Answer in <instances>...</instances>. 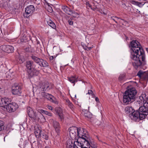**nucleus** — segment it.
<instances>
[{
  "mask_svg": "<svg viewBox=\"0 0 148 148\" xmlns=\"http://www.w3.org/2000/svg\"><path fill=\"white\" fill-rule=\"evenodd\" d=\"M45 114L46 115H48L49 116H52V113L50 112L47 111L45 110Z\"/></svg>",
  "mask_w": 148,
  "mask_h": 148,
  "instance_id": "nucleus-37",
  "label": "nucleus"
},
{
  "mask_svg": "<svg viewBox=\"0 0 148 148\" xmlns=\"http://www.w3.org/2000/svg\"><path fill=\"white\" fill-rule=\"evenodd\" d=\"M86 4L87 8H89L92 9V5L89 3V1H86Z\"/></svg>",
  "mask_w": 148,
  "mask_h": 148,
  "instance_id": "nucleus-33",
  "label": "nucleus"
},
{
  "mask_svg": "<svg viewBox=\"0 0 148 148\" xmlns=\"http://www.w3.org/2000/svg\"><path fill=\"white\" fill-rule=\"evenodd\" d=\"M4 90V88L2 86H0V92L3 91Z\"/></svg>",
  "mask_w": 148,
  "mask_h": 148,
  "instance_id": "nucleus-52",
  "label": "nucleus"
},
{
  "mask_svg": "<svg viewBox=\"0 0 148 148\" xmlns=\"http://www.w3.org/2000/svg\"><path fill=\"white\" fill-rule=\"evenodd\" d=\"M90 147H91L92 148H96L97 147L96 143L92 140H90Z\"/></svg>",
  "mask_w": 148,
  "mask_h": 148,
  "instance_id": "nucleus-27",
  "label": "nucleus"
},
{
  "mask_svg": "<svg viewBox=\"0 0 148 148\" xmlns=\"http://www.w3.org/2000/svg\"><path fill=\"white\" fill-rule=\"evenodd\" d=\"M131 3L133 4L136 5H138V4H138V3H139L138 2L134 0L132 1H131Z\"/></svg>",
  "mask_w": 148,
  "mask_h": 148,
  "instance_id": "nucleus-39",
  "label": "nucleus"
},
{
  "mask_svg": "<svg viewBox=\"0 0 148 148\" xmlns=\"http://www.w3.org/2000/svg\"><path fill=\"white\" fill-rule=\"evenodd\" d=\"M126 74L125 73L121 74L119 76L118 79L120 82L124 81L125 79Z\"/></svg>",
  "mask_w": 148,
  "mask_h": 148,
  "instance_id": "nucleus-24",
  "label": "nucleus"
},
{
  "mask_svg": "<svg viewBox=\"0 0 148 148\" xmlns=\"http://www.w3.org/2000/svg\"><path fill=\"white\" fill-rule=\"evenodd\" d=\"M69 81L71 83L74 84L73 85L75 84V83L77 82L78 78L77 77H76V76H72L70 77H68Z\"/></svg>",
  "mask_w": 148,
  "mask_h": 148,
  "instance_id": "nucleus-22",
  "label": "nucleus"
},
{
  "mask_svg": "<svg viewBox=\"0 0 148 148\" xmlns=\"http://www.w3.org/2000/svg\"><path fill=\"white\" fill-rule=\"evenodd\" d=\"M41 63L40 65V66H41L46 67L49 66V64L48 62L45 61H44L43 60Z\"/></svg>",
  "mask_w": 148,
  "mask_h": 148,
  "instance_id": "nucleus-26",
  "label": "nucleus"
},
{
  "mask_svg": "<svg viewBox=\"0 0 148 148\" xmlns=\"http://www.w3.org/2000/svg\"><path fill=\"white\" fill-rule=\"evenodd\" d=\"M67 148H72V146L71 145H69L67 144L66 146Z\"/></svg>",
  "mask_w": 148,
  "mask_h": 148,
  "instance_id": "nucleus-50",
  "label": "nucleus"
},
{
  "mask_svg": "<svg viewBox=\"0 0 148 148\" xmlns=\"http://www.w3.org/2000/svg\"><path fill=\"white\" fill-rule=\"evenodd\" d=\"M93 47V46L92 45V46L90 47H88L86 46V47L85 48V49L87 50V51H89V50H90Z\"/></svg>",
  "mask_w": 148,
  "mask_h": 148,
  "instance_id": "nucleus-38",
  "label": "nucleus"
},
{
  "mask_svg": "<svg viewBox=\"0 0 148 148\" xmlns=\"http://www.w3.org/2000/svg\"><path fill=\"white\" fill-rule=\"evenodd\" d=\"M43 60L42 59L38 58V59L35 62L40 66V64L41 63V62Z\"/></svg>",
  "mask_w": 148,
  "mask_h": 148,
  "instance_id": "nucleus-31",
  "label": "nucleus"
},
{
  "mask_svg": "<svg viewBox=\"0 0 148 148\" xmlns=\"http://www.w3.org/2000/svg\"><path fill=\"white\" fill-rule=\"evenodd\" d=\"M31 58L35 62L38 58L34 55H32L31 56Z\"/></svg>",
  "mask_w": 148,
  "mask_h": 148,
  "instance_id": "nucleus-32",
  "label": "nucleus"
},
{
  "mask_svg": "<svg viewBox=\"0 0 148 148\" xmlns=\"http://www.w3.org/2000/svg\"><path fill=\"white\" fill-rule=\"evenodd\" d=\"M0 48L3 51L7 53H12L14 51V47L10 45H3Z\"/></svg>",
  "mask_w": 148,
  "mask_h": 148,
  "instance_id": "nucleus-11",
  "label": "nucleus"
},
{
  "mask_svg": "<svg viewBox=\"0 0 148 148\" xmlns=\"http://www.w3.org/2000/svg\"><path fill=\"white\" fill-rule=\"evenodd\" d=\"M19 146L20 147H21V144H19Z\"/></svg>",
  "mask_w": 148,
  "mask_h": 148,
  "instance_id": "nucleus-59",
  "label": "nucleus"
},
{
  "mask_svg": "<svg viewBox=\"0 0 148 148\" xmlns=\"http://www.w3.org/2000/svg\"><path fill=\"white\" fill-rule=\"evenodd\" d=\"M85 131H86L83 128H78L75 127H71L69 129L70 136L72 138H73L75 137L77 133L79 138L83 136L82 135L84 134Z\"/></svg>",
  "mask_w": 148,
  "mask_h": 148,
  "instance_id": "nucleus-4",
  "label": "nucleus"
},
{
  "mask_svg": "<svg viewBox=\"0 0 148 148\" xmlns=\"http://www.w3.org/2000/svg\"><path fill=\"white\" fill-rule=\"evenodd\" d=\"M41 94L43 97L46 98L50 101L55 103H56L57 101L54 100L53 99L54 98L53 96L45 92H42L41 93Z\"/></svg>",
  "mask_w": 148,
  "mask_h": 148,
  "instance_id": "nucleus-14",
  "label": "nucleus"
},
{
  "mask_svg": "<svg viewBox=\"0 0 148 148\" xmlns=\"http://www.w3.org/2000/svg\"><path fill=\"white\" fill-rule=\"evenodd\" d=\"M36 118H33L34 120L37 119L38 121L44 123L46 121V119L42 114L40 113H36Z\"/></svg>",
  "mask_w": 148,
  "mask_h": 148,
  "instance_id": "nucleus-15",
  "label": "nucleus"
},
{
  "mask_svg": "<svg viewBox=\"0 0 148 148\" xmlns=\"http://www.w3.org/2000/svg\"><path fill=\"white\" fill-rule=\"evenodd\" d=\"M131 49L130 58L133 61L132 65L134 68L137 69L146 64L145 52L139 42L133 40L131 42Z\"/></svg>",
  "mask_w": 148,
  "mask_h": 148,
  "instance_id": "nucleus-1",
  "label": "nucleus"
},
{
  "mask_svg": "<svg viewBox=\"0 0 148 148\" xmlns=\"http://www.w3.org/2000/svg\"><path fill=\"white\" fill-rule=\"evenodd\" d=\"M26 146V144H24V143L23 144V147H25Z\"/></svg>",
  "mask_w": 148,
  "mask_h": 148,
  "instance_id": "nucleus-58",
  "label": "nucleus"
},
{
  "mask_svg": "<svg viewBox=\"0 0 148 148\" xmlns=\"http://www.w3.org/2000/svg\"><path fill=\"white\" fill-rule=\"evenodd\" d=\"M4 122L1 121H0V131L4 129Z\"/></svg>",
  "mask_w": 148,
  "mask_h": 148,
  "instance_id": "nucleus-29",
  "label": "nucleus"
},
{
  "mask_svg": "<svg viewBox=\"0 0 148 148\" xmlns=\"http://www.w3.org/2000/svg\"><path fill=\"white\" fill-rule=\"evenodd\" d=\"M88 94L92 96V97H95V95L94 94L92 90H89L88 91Z\"/></svg>",
  "mask_w": 148,
  "mask_h": 148,
  "instance_id": "nucleus-30",
  "label": "nucleus"
},
{
  "mask_svg": "<svg viewBox=\"0 0 148 148\" xmlns=\"http://www.w3.org/2000/svg\"><path fill=\"white\" fill-rule=\"evenodd\" d=\"M140 114L138 111L134 110V112H133L131 114L129 115V117L131 119L135 121H138L140 120H142L140 117Z\"/></svg>",
  "mask_w": 148,
  "mask_h": 148,
  "instance_id": "nucleus-8",
  "label": "nucleus"
},
{
  "mask_svg": "<svg viewBox=\"0 0 148 148\" xmlns=\"http://www.w3.org/2000/svg\"><path fill=\"white\" fill-rule=\"evenodd\" d=\"M6 109L8 111L10 112H14L18 108V105L15 103H9Z\"/></svg>",
  "mask_w": 148,
  "mask_h": 148,
  "instance_id": "nucleus-13",
  "label": "nucleus"
},
{
  "mask_svg": "<svg viewBox=\"0 0 148 148\" xmlns=\"http://www.w3.org/2000/svg\"><path fill=\"white\" fill-rule=\"evenodd\" d=\"M49 122L52 125L55 131L58 135L60 134V126L59 122L52 119H49Z\"/></svg>",
  "mask_w": 148,
  "mask_h": 148,
  "instance_id": "nucleus-7",
  "label": "nucleus"
},
{
  "mask_svg": "<svg viewBox=\"0 0 148 148\" xmlns=\"http://www.w3.org/2000/svg\"><path fill=\"white\" fill-rule=\"evenodd\" d=\"M134 110L131 106H127L126 107L125 109V111L126 113L129 115L131 114L133 112H134Z\"/></svg>",
  "mask_w": 148,
  "mask_h": 148,
  "instance_id": "nucleus-21",
  "label": "nucleus"
},
{
  "mask_svg": "<svg viewBox=\"0 0 148 148\" xmlns=\"http://www.w3.org/2000/svg\"><path fill=\"white\" fill-rule=\"evenodd\" d=\"M69 107L72 110H73L74 109V106L73 104L71 103V102L70 103L69 105Z\"/></svg>",
  "mask_w": 148,
  "mask_h": 148,
  "instance_id": "nucleus-40",
  "label": "nucleus"
},
{
  "mask_svg": "<svg viewBox=\"0 0 148 148\" xmlns=\"http://www.w3.org/2000/svg\"><path fill=\"white\" fill-rule=\"evenodd\" d=\"M66 103L68 104L69 105L70 103H71V102L70 101V100L69 99H67L66 100Z\"/></svg>",
  "mask_w": 148,
  "mask_h": 148,
  "instance_id": "nucleus-47",
  "label": "nucleus"
},
{
  "mask_svg": "<svg viewBox=\"0 0 148 148\" xmlns=\"http://www.w3.org/2000/svg\"><path fill=\"white\" fill-rule=\"evenodd\" d=\"M115 18H116L117 20H119V19H121V20L123 21H124V22H126V21H125V20H124V19H121L119 17H117V16H115Z\"/></svg>",
  "mask_w": 148,
  "mask_h": 148,
  "instance_id": "nucleus-49",
  "label": "nucleus"
},
{
  "mask_svg": "<svg viewBox=\"0 0 148 148\" xmlns=\"http://www.w3.org/2000/svg\"><path fill=\"white\" fill-rule=\"evenodd\" d=\"M45 110H42V109H39L38 110V112L37 113H40L41 114H45Z\"/></svg>",
  "mask_w": 148,
  "mask_h": 148,
  "instance_id": "nucleus-35",
  "label": "nucleus"
},
{
  "mask_svg": "<svg viewBox=\"0 0 148 148\" xmlns=\"http://www.w3.org/2000/svg\"><path fill=\"white\" fill-rule=\"evenodd\" d=\"M26 51H27V52H29V49L28 48H27L26 49Z\"/></svg>",
  "mask_w": 148,
  "mask_h": 148,
  "instance_id": "nucleus-55",
  "label": "nucleus"
},
{
  "mask_svg": "<svg viewBox=\"0 0 148 148\" xmlns=\"http://www.w3.org/2000/svg\"><path fill=\"white\" fill-rule=\"evenodd\" d=\"M95 100L96 102H99V99L97 97H95Z\"/></svg>",
  "mask_w": 148,
  "mask_h": 148,
  "instance_id": "nucleus-51",
  "label": "nucleus"
},
{
  "mask_svg": "<svg viewBox=\"0 0 148 148\" xmlns=\"http://www.w3.org/2000/svg\"><path fill=\"white\" fill-rule=\"evenodd\" d=\"M82 136L78 138L76 142L78 145L80 147L90 148V138L86 131H85Z\"/></svg>",
  "mask_w": 148,
  "mask_h": 148,
  "instance_id": "nucleus-3",
  "label": "nucleus"
},
{
  "mask_svg": "<svg viewBox=\"0 0 148 148\" xmlns=\"http://www.w3.org/2000/svg\"><path fill=\"white\" fill-rule=\"evenodd\" d=\"M62 9L63 11L69 15H71L73 13V11L66 5L62 6Z\"/></svg>",
  "mask_w": 148,
  "mask_h": 148,
  "instance_id": "nucleus-19",
  "label": "nucleus"
},
{
  "mask_svg": "<svg viewBox=\"0 0 148 148\" xmlns=\"http://www.w3.org/2000/svg\"><path fill=\"white\" fill-rule=\"evenodd\" d=\"M138 101L139 104L148 103V95L147 96L145 93L143 92L141 95L139 96Z\"/></svg>",
  "mask_w": 148,
  "mask_h": 148,
  "instance_id": "nucleus-9",
  "label": "nucleus"
},
{
  "mask_svg": "<svg viewBox=\"0 0 148 148\" xmlns=\"http://www.w3.org/2000/svg\"><path fill=\"white\" fill-rule=\"evenodd\" d=\"M27 112L29 116L32 118H36V113L30 107H28L27 108Z\"/></svg>",
  "mask_w": 148,
  "mask_h": 148,
  "instance_id": "nucleus-16",
  "label": "nucleus"
},
{
  "mask_svg": "<svg viewBox=\"0 0 148 148\" xmlns=\"http://www.w3.org/2000/svg\"><path fill=\"white\" fill-rule=\"evenodd\" d=\"M58 114H59V116H60V119H63V116L62 115V114L60 113H59Z\"/></svg>",
  "mask_w": 148,
  "mask_h": 148,
  "instance_id": "nucleus-45",
  "label": "nucleus"
},
{
  "mask_svg": "<svg viewBox=\"0 0 148 148\" xmlns=\"http://www.w3.org/2000/svg\"><path fill=\"white\" fill-rule=\"evenodd\" d=\"M143 74V72L142 71H139L137 74V75L139 77H141L142 75Z\"/></svg>",
  "mask_w": 148,
  "mask_h": 148,
  "instance_id": "nucleus-34",
  "label": "nucleus"
},
{
  "mask_svg": "<svg viewBox=\"0 0 148 148\" xmlns=\"http://www.w3.org/2000/svg\"><path fill=\"white\" fill-rule=\"evenodd\" d=\"M137 93V91L135 88L132 87L128 89L123 94V103L126 105L128 104L130 102L135 99Z\"/></svg>",
  "mask_w": 148,
  "mask_h": 148,
  "instance_id": "nucleus-2",
  "label": "nucleus"
},
{
  "mask_svg": "<svg viewBox=\"0 0 148 148\" xmlns=\"http://www.w3.org/2000/svg\"><path fill=\"white\" fill-rule=\"evenodd\" d=\"M115 18V17H111L110 18V19L113 20L116 23H117V22Z\"/></svg>",
  "mask_w": 148,
  "mask_h": 148,
  "instance_id": "nucleus-43",
  "label": "nucleus"
},
{
  "mask_svg": "<svg viewBox=\"0 0 148 148\" xmlns=\"http://www.w3.org/2000/svg\"><path fill=\"white\" fill-rule=\"evenodd\" d=\"M86 45H82V46L83 48L85 49V48L86 47Z\"/></svg>",
  "mask_w": 148,
  "mask_h": 148,
  "instance_id": "nucleus-53",
  "label": "nucleus"
},
{
  "mask_svg": "<svg viewBox=\"0 0 148 148\" xmlns=\"http://www.w3.org/2000/svg\"><path fill=\"white\" fill-rule=\"evenodd\" d=\"M96 8H97V7L96 6L95 8H92V10H95Z\"/></svg>",
  "mask_w": 148,
  "mask_h": 148,
  "instance_id": "nucleus-56",
  "label": "nucleus"
},
{
  "mask_svg": "<svg viewBox=\"0 0 148 148\" xmlns=\"http://www.w3.org/2000/svg\"><path fill=\"white\" fill-rule=\"evenodd\" d=\"M7 0L8 1H10V0Z\"/></svg>",
  "mask_w": 148,
  "mask_h": 148,
  "instance_id": "nucleus-60",
  "label": "nucleus"
},
{
  "mask_svg": "<svg viewBox=\"0 0 148 148\" xmlns=\"http://www.w3.org/2000/svg\"><path fill=\"white\" fill-rule=\"evenodd\" d=\"M47 108L49 110H53V108L50 106L47 105Z\"/></svg>",
  "mask_w": 148,
  "mask_h": 148,
  "instance_id": "nucleus-42",
  "label": "nucleus"
},
{
  "mask_svg": "<svg viewBox=\"0 0 148 148\" xmlns=\"http://www.w3.org/2000/svg\"><path fill=\"white\" fill-rule=\"evenodd\" d=\"M68 22L70 25H72L73 24V21H72V20L70 19L68 21Z\"/></svg>",
  "mask_w": 148,
  "mask_h": 148,
  "instance_id": "nucleus-41",
  "label": "nucleus"
},
{
  "mask_svg": "<svg viewBox=\"0 0 148 148\" xmlns=\"http://www.w3.org/2000/svg\"><path fill=\"white\" fill-rule=\"evenodd\" d=\"M138 110L141 119H143L146 118L148 115V103L143 104V106L139 108Z\"/></svg>",
  "mask_w": 148,
  "mask_h": 148,
  "instance_id": "nucleus-5",
  "label": "nucleus"
},
{
  "mask_svg": "<svg viewBox=\"0 0 148 148\" xmlns=\"http://www.w3.org/2000/svg\"><path fill=\"white\" fill-rule=\"evenodd\" d=\"M12 92L13 95H19L21 92V88L20 86L15 84L12 87Z\"/></svg>",
  "mask_w": 148,
  "mask_h": 148,
  "instance_id": "nucleus-12",
  "label": "nucleus"
},
{
  "mask_svg": "<svg viewBox=\"0 0 148 148\" xmlns=\"http://www.w3.org/2000/svg\"><path fill=\"white\" fill-rule=\"evenodd\" d=\"M95 4H96V5H97L98 4V3L97 2H95Z\"/></svg>",
  "mask_w": 148,
  "mask_h": 148,
  "instance_id": "nucleus-57",
  "label": "nucleus"
},
{
  "mask_svg": "<svg viewBox=\"0 0 148 148\" xmlns=\"http://www.w3.org/2000/svg\"><path fill=\"white\" fill-rule=\"evenodd\" d=\"M26 66L27 69L31 70L35 67L34 62L32 61H28L26 62Z\"/></svg>",
  "mask_w": 148,
  "mask_h": 148,
  "instance_id": "nucleus-18",
  "label": "nucleus"
},
{
  "mask_svg": "<svg viewBox=\"0 0 148 148\" xmlns=\"http://www.w3.org/2000/svg\"><path fill=\"white\" fill-rule=\"evenodd\" d=\"M76 145H78V143H75L73 145V148H79Z\"/></svg>",
  "mask_w": 148,
  "mask_h": 148,
  "instance_id": "nucleus-46",
  "label": "nucleus"
},
{
  "mask_svg": "<svg viewBox=\"0 0 148 148\" xmlns=\"http://www.w3.org/2000/svg\"><path fill=\"white\" fill-rule=\"evenodd\" d=\"M55 57V56H52L50 57L49 59L51 60H52Z\"/></svg>",
  "mask_w": 148,
  "mask_h": 148,
  "instance_id": "nucleus-48",
  "label": "nucleus"
},
{
  "mask_svg": "<svg viewBox=\"0 0 148 148\" xmlns=\"http://www.w3.org/2000/svg\"><path fill=\"white\" fill-rule=\"evenodd\" d=\"M47 11L49 12H52L53 11L52 8L49 5L48 3H47V5L46 7Z\"/></svg>",
  "mask_w": 148,
  "mask_h": 148,
  "instance_id": "nucleus-28",
  "label": "nucleus"
},
{
  "mask_svg": "<svg viewBox=\"0 0 148 148\" xmlns=\"http://www.w3.org/2000/svg\"><path fill=\"white\" fill-rule=\"evenodd\" d=\"M11 101V99L4 97L0 99V106L6 109L8 104Z\"/></svg>",
  "mask_w": 148,
  "mask_h": 148,
  "instance_id": "nucleus-10",
  "label": "nucleus"
},
{
  "mask_svg": "<svg viewBox=\"0 0 148 148\" xmlns=\"http://www.w3.org/2000/svg\"><path fill=\"white\" fill-rule=\"evenodd\" d=\"M101 14H103L105 15H106L107 14V13L106 12H101Z\"/></svg>",
  "mask_w": 148,
  "mask_h": 148,
  "instance_id": "nucleus-54",
  "label": "nucleus"
},
{
  "mask_svg": "<svg viewBox=\"0 0 148 148\" xmlns=\"http://www.w3.org/2000/svg\"><path fill=\"white\" fill-rule=\"evenodd\" d=\"M138 3H138V5H137L139 7H142L144 5V4H142L141 3V2H138Z\"/></svg>",
  "mask_w": 148,
  "mask_h": 148,
  "instance_id": "nucleus-44",
  "label": "nucleus"
},
{
  "mask_svg": "<svg viewBox=\"0 0 148 148\" xmlns=\"http://www.w3.org/2000/svg\"><path fill=\"white\" fill-rule=\"evenodd\" d=\"M35 8L32 5H29L25 8V12L23 14L25 18H28L34 11Z\"/></svg>",
  "mask_w": 148,
  "mask_h": 148,
  "instance_id": "nucleus-6",
  "label": "nucleus"
},
{
  "mask_svg": "<svg viewBox=\"0 0 148 148\" xmlns=\"http://www.w3.org/2000/svg\"><path fill=\"white\" fill-rule=\"evenodd\" d=\"M42 137L46 140H48V136L46 134H44L42 136Z\"/></svg>",
  "mask_w": 148,
  "mask_h": 148,
  "instance_id": "nucleus-36",
  "label": "nucleus"
},
{
  "mask_svg": "<svg viewBox=\"0 0 148 148\" xmlns=\"http://www.w3.org/2000/svg\"><path fill=\"white\" fill-rule=\"evenodd\" d=\"M47 23L52 28L56 29V28L55 24L52 20L50 19L47 21Z\"/></svg>",
  "mask_w": 148,
  "mask_h": 148,
  "instance_id": "nucleus-23",
  "label": "nucleus"
},
{
  "mask_svg": "<svg viewBox=\"0 0 148 148\" xmlns=\"http://www.w3.org/2000/svg\"><path fill=\"white\" fill-rule=\"evenodd\" d=\"M41 130L37 126L34 127V133L37 138H39L41 136Z\"/></svg>",
  "mask_w": 148,
  "mask_h": 148,
  "instance_id": "nucleus-20",
  "label": "nucleus"
},
{
  "mask_svg": "<svg viewBox=\"0 0 148 148\" xmlns=\"http://www.w3.org/2000/svg\"><path fill=\"white\" fill-rule=\"evenodd\" d=\"M40 88H42V91H47L49 90V84L47 82H42Z\"/></svg>",
  "mask_w": 148,
  "mask_h": 148,
  "instance_id": "nucleus-17",
  "label": "nucleus"
},
{
  "mask_svg": "<svg viewBox=\"0 0 148 148\" xmlns=\"http://www.w3.org/2000/svg\"><path fill=\"white\" fill-rule=\"evenodd\" d=\"M84 116L87 118L89 119H90L92 118V114L89 112H88L87 111H85Z\"/></svg>",
  "mask_w": 148,
  "mask_h": 148,
  "instance_id": "nucleus-25",
  "label": "nucleus"
}]
</instances>
